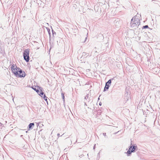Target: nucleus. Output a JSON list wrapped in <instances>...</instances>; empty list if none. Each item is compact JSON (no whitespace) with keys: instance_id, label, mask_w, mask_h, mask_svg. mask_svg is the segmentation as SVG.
Returning a JSON list of instances; mask_svg holds the SVG:
<instances>
[{"instance_id":"f257e3e1","label":"nucleus","mask_w":160,"mask_h":160,"mask_svg":"<svg viewBox=\"0 0 160 160\" xmlns=\"http://www.w3.org/2000/svg\"><path fill=\"white\" fill-rule=\"evenodd\" d=\"M140 23L139 19L138 18V16L137 15L132 18L130 22V25L131 27L132 28L135 27L137 28V26H138Z\"/></svg>"},{"instance_id":"f03ea898","label":"nucleus","mask_w":160,"mask_h":160,"mask_svg":"<svg viewBox=\"0 0 160 160\" xmlns=\"http://www.w3.org/2000/svg\"><path fill=\"white\" fill-rule=\"evenodd\" d=\"M29 50L26 49L23 52V57L24 60L27 62H28L29 60Z\"/></svg>"},{"instance_id":"7ed1b4c3","label":"nucleus","mask_w":160,"mask_h":160,"mask_svg":"<svg viewBox=\"0 0 160 160\" xmlns=\"http://www.w3.org/2000/svg\"><path fill=\"white\" fill-rule=\"evenodd\" d=\"M17 66L14 64L12 65L11 67V70L12 72L14 73V74L16 76H17L18 75V68Z\"/></svg>"},{"instance_id":"20e7f679","label":"nucleus","mask_w":160,"mask_h":160,"mask_svg":"<svg viewBox=\"0 0 160 160\" xmlns=\"http://www.w3.org/2000/svg\"><path fill=\"white\" fill-rule=\"evenodd\" d=\"M18 75H17V77H24L25 76V73L24 72H22V70L20 68H18Z\"/></svg>"},{"instance_id":"39448f33","label":"nucleus","mask_w":160,"mask_h":160,"mask_svg":"<svg viewBox=\"0 0 160 160\" xmlns=\"http://www.w3.org/2000/svg\"><path fill=\"white\" fill-rule=\"evenodd\" d=\"M37 93H38V94L42 98H43L46 101H47V98L44 94V92L42 91V90H41L40 91L37 90Z\"/></svg>"},{"instance_id":"423d86ee","label":"nucleus","mask_w":160,"mask_h":160,"mask_svg":"<svg viewBox=\"0 0 160 160\" xmlns=\"http://www.w3.org/2000/svg\"><path fill=\"white\" fill-rule=\"evenodd\" d=\"M111 83V79L109 80L106 83L105 86L104 88V91H105V89H108L110 86Z\"/></svg>"},{"instance_id":"0eeeda50","label":"nucleus","mask_w":160,"mask_h":160,"mask_svg":"<svg viewBox=\"0 0 160 160\" xmlns=\"http://www.w3.org/2000/svg\"><path fill=\"white\" fill-rule=\"evenodd\" d=\"M132 148L131 149V152H134L135 151V150L137 148V147L136 146H132Z\"/></svg>"},{"instance_id":"6e6552de","label":"nucleus","mask_w":160,"mask_h":160,"mask_svg":"<svg viewBox=\"0 0 160 160\" xmlns=\"http://www.w3.org/2000/svg\"><path fill=\"white\" fill-rule=\"evenodd\" d=\"M34 125V123H30L29 125V130L30 129H32L33 128L32 127H33Z\"/></svg>"},{"instance_id":"1a4fd4ad","label":"nucleus","mask_w":160,"mask_h":160,"mask_svg":"<svg viewBox=\"0 0 160 160\" xmlns=\"http://www.w3.org/2000/svg\"><path fill=\"white\" fill-rule=\"evenodd\" d=\"M132 148V146H130V148H129V150L127 151V153L128 154L127 155L128 156H129V154H131V152H131V149Z\"/></svg>"},{"instance_id":"9d476101","label":"nucleus","mask_w":160,"mask_h":160,"mask_svg":"<svg viewBox=\"0 0 160 160\" xmlns=\"http://www.w3.org/2000/svg\"><path fill=\"white\" fill-rule=\"evenodd\" d=\"M89 55V53H87L86 52H83L82 53V57L86 56V57H88Z\"/></svg>"},{"instance_id":"9b49d317","label":"nucleus","mask_w":160,"mask_h":160,"mask_svg":"<svg viewBox=\"0 0 160 160\" xmlns=\"http://www.w3.org/2000/svg\"><path fill=\"white\" fill-rule=\"evenodd\" d=\"M52 33L53 36H54V35L56 34V33L52 29Z\"/></svg>"},{"instance_id":"f8f14e48","label":"nucleus","mask_w":160,"mask_h":160,"mask_svg":"<svg viewBox=\"0 0 160 160\" xmlns=\"http://www.w3.org/2000/svg\"><path fill=\"white\" fill-rule=\"evenodd\" d=\"M148 28V26L147 25H146L143 26L142 27V28L145 29V28Z\"/></svg>"},{"instance_id":"ddd939ff","label":"nucleus","mask_w":160,"mask_h":160,"mask_svg":"<svg viewBox=\"0 0 160 160\" xmlns=\"http://www.w3.org/2000/svg\"><path fill=\"white\" fill-rule=\"evenodd\" d=\"M48 32V33L49 35L50 38L51 37V35H50V30L49 29H47Z\"/></svg>"},{"instance_id":"4468645a","label":"nucleus","mask_w":160,"mask_h":160,"mask_svg":"<svg viewBox=\"0 0 160 160\" xmlns=\"http://www.w3.org/2000/svg\"><path fill=\"white\" fill-rule=\"evenodd\" d=\"M61 94H62V98L64 100V94L63 93H62Z\"/></svg>"},{"instance_id":"2eb2a0df","label":"nucleus","mask_w":160,"mask_h":160,"mask_svg":"<svg viewBox=\"0 0 160 160\" xmlns=\"http://www.w3.org/2000/svg\"><path fill=\"white\" fill-rule=\"evenodd\" d=\"M88 98V95H87L85 97V98H84V99H87Z\"/></svg>"},{"instance_id":"dca6fc26","label":"nucleus","mask_w":160,"mask_h":160,"mask_svg":"<svg viewBox=\"0 0 160 160\" xmlns=\"http://www.w3.org/2000/svg\"><path fill=\"white\" fill-rule=\"evenodd\" d=\"M33 89L35 90V91H36V92H37V90H38V89H37L36 88H33Z\"/></svg>"},{"instance_id":"f3484780","label":"nucleus","mask_w":160,"mask_h":160,"mask_svg":"<svg viewBox=\"0 0 160 160\" xmlns=\"http://www.w3.org/2000/svg\"><path fill=\"white\" fill-rule=\"evenodd\" d=\"M84 155V154H83H83H81V155H80V156H79V157H81V156H84V155Z\"/></svg>"},{"instance_id":"a211bd4d","label":"nucleus","mask_w":160,"mask_h":160,"mask_svg":"<svg viewBox=\"0 0 160 160\" xmlns=\"http://www.w3.org/2000/svg\"><path fill=\"white\" fill-rule=\"evenodd\" d=\"M87 39V37H86L85 38V41L84 42H85V41H86V40Z\"/></svg>"},{"instance_id":"6ab92c4d","label":"nucleus","mask_w":160,"mask_h":160,"mask_svg":"<svg viewBox=\"0 0 160 160\" xmlns=\"http://www.w3.org/2000/svg\"><path fill=\"white\" fill-rule=\"evenodd\" d=\"M102 134L105 137L106 136V133H103Z\"/></svg>"},{"instance_id":"aec40b11","label":"nucleus","mask_w":160,"mask_h":160,"mask_svg":"<svg viewBox=\"0 0 160 160\" xmlns=\"http://www.w3.org/2000/svg\"><path fill=\"white\" fill-rule=\"evenodd\" d=\"M59 135H60V134H59V133H58V134H57V136H59Z\"/></svg>"},{"instance_id":"412c9836","label":"nucleus","mask_w":160,"mask_h":160,"mask_svg":"<svg viewBox=\"0 0 160 160\" xmlns=\"http://www.w3.org/2000/svg\"><path fill=\"white\" fill-rule=\"evenodd\" d=\"M2 124L0 122V126H2Z\"/></svg>"},{"instance_id":"4be33fe9","label":"nucleus","mask_w":160,"mask_h":160,"mask_svg":"<svg viewBox=\"0 0 160 160\" xmlns=\"http://www.w3.org/2000/svg\"><path fill=\"white\" fill-rule=\"evenodd\" d=\"M84 104H85V105H86V106H87V105L86 104V102H85V103H84Z\"/></svg>"},{"instance_id":"5701e85b","label":"nucleus","mask_w":160,"mask_h":160,"mask_svg":"<svg viewBox=\"0 0 160 160\" xmlns=\"http://www.w3.org/2000/svg\"><path fill=\"white\" fill-rule=\"evenodd\" d=\"M95 147V146H94V148H93L94 149Z\"/></svg>"},{"instance_id":"b1692460","label":"nucleus","mask_w":160,"mask_h":160,"mask_svg":"<svg viewBox=\"0 0 160 160\" xmlns=\"http://www.w3.org/2000/svg\"><path fill=\"white\" fill-rule=\"evenodd\" d=\"M99 105H101V104L100 103H99Z\"/></svg>"}]
</instances>
